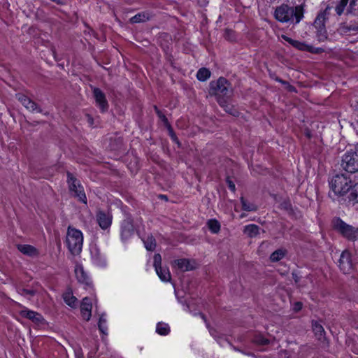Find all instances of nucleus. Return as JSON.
<instances>
[{
	"label": "nucleus",
	"mask_w": 358,
	"mask_h": 358,
	"mask_svg": "<svg viewBox=\"0 0 358 358\" xmlns=\"http://www.w3.org/2000/svg\"><path fill=\"white\" fill-rule=\"evenodd\" d=\"M304 4L289 6L288 4L282 3L275 8L274 17L282 23L297 24L304 17Z\"/></svg>",
	"instance_id": "obj_1"
},
{
	"label": "nucleus",
	"mask_w": 358,
	"mask_h": 358,
	"mask_svg": "<svg viewBox=\"0 0 358 358\" xmlns=\"http://www.w3.org/2000/svg\"><path fill=\"white\" fill-rule=\"evenodd\" d=\"M331 189L337 196H343L352 187V180L345 173L336 174L329 182Z\"/></svg>",
	"instance_id": "obj_2"
},
{
	"label": "nucleus",
	"mask_w": 358,
	"mask_h": 358,
	"mask_svg": "<svg viewBox=\"0 0 358 358\" xmlns=\"http://www.w3.org/2000/svg\"><path fill=\"white\" fill-rule=\"evenodd\" d=\"M331 225L335 231L347 240L353 242L358 240V227L347 224L338 217L332 219Z\"/></svg>",
	"instance_id": "obj_3"
},
{
	"label": "nucleus",
	"mask_w": 358,
	"mask_h": 358,
	"mask_svg": "<svg viewBox=\"0 0 358 358\" xmlns=\"http://www.w3.org/2000/svg\"><path fill=\"white\" fill-rule=\"evenodd\" d=\"M66 243L70 252L73 255H79L82 251L83 243V233L75 228L69 227Z\"/></svg>",
	"instance_id": "obj_4"
},
{
	"label": "nucleus",
	"mask_w": 358,
	"mask_h": 358,
	"mask_svg": "<svg viewBox=\"0 0 358 358\" xmlns=\"http://www.w3.org/2000/svg\"><path fill=\"white\" fill-rule=\"evenodd\" d=\"M209 92L218 99L229 98L232 94V87L231 83L224 78L220 77L215 81H211L210 83Z\"/></svg>",
	"instance_id": "obj_5"
},
{
	"label": "nucleus",
	"mask_w": 358,
	"mask_h": 358,
	"mask_svg": "<svg viewBox=\"0 0 358 358\" xmlns=\"http://www.w3.org/2000/svg\"><path fill=\"white\" fill-rule=\"evenodd\" d=\"M341 166L348 173L358 172V144L355 150L347 151L343 155Z\"/></svg>",
	"instance_id": "obj_6"
},
{
	"label": "nucleus",
	"mask_w": 358,
	"mask_h": 358,
	"mask_svg": "<svg viewBox=\"0 0 358 358\" xmlns=\"http://www.w3.org/2000/svg\"><path fill=\"white\" fill-rule=\"evenodd\" d=\"M67 177L69 190L74 193L73 196L78 198V201L87 204V196L80 181L69 172L67 173Z\"/></svg>",
	"instance_id": "obj_7"
},
{
	"label": "nucleus",
	"mask_w": 358,
	"mask_h": 358,
	"mask_svg": "<svg viewBox=\"0 0 358 358\" xmlns=\"http://www.w3.org/2000/svg\"><path fill=\"white\" fill-rule=\"evenodd\" d=\"M338 266L344 273H350L353 270V263L350 252L345 250L341 254Z\"/></svg>",
	"instance_id": "obj_8"
},
{
	"label": "nucleus",
	"mask_w": 358,
	"mask_h": 358,
	"mask_svg": "<svg viewBox=\"0 0 358 358\" xmlns=\"http://www.w3.org/2000/svg\"><path fill=\"white\" fill-rule=\"evenodd\" d=\"M93 96L94 97L96 106L100 108L102 113L106 112L108 108V103L105 94L97 87L93 88Z\"/></svg>",
	"instance_id": "obj_9"
},
{
	"label": "nucleus",
	"mask_w": 358,
	"mask_h": 358,
	"mask_svg": "<svg viewBox=\"0 0 358 358\" xmlns=\"http://www.w3.org/2000/svg\"><path fill=\"white\" fill-rule=\"evenodd\" d=\"M134 233L133 221L130 217L124 220L121 224V238L127 241Z\"/></svg>",
	"instance_id": "obj_10"
},
{
	"label": "nucleus",
	"mask_w": 358,
	"mask_h": 358,
	"mask_svg": "<svg viewBox=\"0 0 358 358\" xmlns=\"http://www.w3.org/2000/svg\"><path fill=\"white\" fill-rule=\"evenodd\" d=\"M20 315L24 318L29 319L36 324H42L44 323L45 320L41 314L38 312L29 310L27 308H24L23 310H20Z\"/></svg>",
	"instance_id": "obj_11"
},
{
	"label": "nucleus",
	"mask_w": 358,
	"mask_h": 358,
	"mask_svg": "<svg viewBox=\"0 0 358 358\" xmlns=\"http://www.w3.org/2000/svg\"><path fill=\"white\" fill-rule=\"evenodd\" d=\"M17 100L28 110L32 112L41 113L42 109L37 104L23 94H16Z\"/></svg>",
	"instance_id": "obj_12"
},
{
	"label": "nucleus",
	"mask_w": 358,
	"mask_h": 358,
	"mask_svg": "<svg viewBox=\"0 0 358 358\" xmlns=\"http://www.w3.org/2000/svg\"><path fill=\"white\" fill-rule=\"evenodd\" d=\"M92 304L91 299L88 297L83 299L80 304V313L83 320L89 321L92 316Z\"/></svg>",
	"instance_id": "obj_13"
},
{
	"label": "nucleus",
	"mask_w": 358,
	"mask_h": 358,
	"mask_svg": "<svg viewBox=\"0 0 358 358\" xmlns=\"http://www.w3.org/2000/svg\"><path fill=\"white\" fill-rule=\"evenodd\" d=\"M96 220L102 229H108L112 223V216L108 213L99 210L96 214Z\"/></svg>",
	"instance_id": "obj_14"
},
{
	"label": "nucleus",
	"mask_w": 358,
	"mask_h": 358,
	"mask_svg": "<svg viewBox=\"0 0 358 358\" xmlns=\"http://www.w3.org/2000/svg\"><path fill=\"white\" fill-rule=\"evenodd\" d=\"M338 31L341 34H350L358 32V22L350 21L340 24Z\"/></svg>",
	"instance_id": "obj_15"
},
{
	"label": "nucleus",
	"mask_w": 358,
	"mask_h": 358,
	"mask_svg": "<svg viewBox=\"0 0 358 358\" xmlns=\"http://www.w3.org/2000/svg\"><path fill=\"white\" fill-rule=\"evenodd\" d=\"M329 10H330V7L327 6L324 10L320 11L317 14V15L313 22V26L315 28L326 27L325 23L328 19V15L329 14Z\"/></svg>",
	"instance_id": "obj_16"
},
{
	"label": "nucleus",
	"mask_w": 358,
	"mask_h": 358,
	"mask_svg": "<svg viewBox=\"0 0 358 358\" xmlns=\"http://www.w3.org/2000/svg\"><path fill=\"white\" fill-rule=\"evenodd\" d=\"M75 273L78 282L85 285L86 286H91V281L82 266H76Z\"/></svg>",
	"instance_id": "obj_17"
},
{
	"label": "nucleus",
	"mask_w": 358,
	"mask_h": 358,
	"mask_svg": "<svg viewBox=\"0 0 358 358\" xmlns=\"http://www.w3.org/2000/svg\"><path fill=\"white\" fill-rule=\"evenodd\" d=\"M174 265L182 271H192L195 268V266L187 259H179L174 261Z\"/></svg>",
	"instance_id": "obj_18"
},
{
	"label": "nucleus",
	"mask_w": 358,
	"mask_h": 358,
	"mask_svg": "<svg viewBox=\"0 0 358 358\" xmlns=\"http://www.w3.org/2000/svg\"><path fill=\"white\" fill-rule=\"evenodd\" d=\"M151 17L152 15L149 12L144 11L137 13L130 18L129 21L131 24L141 23L150 20Z\"/></svg>",
	"instance_id": "obj_19"
},
{
	"label": "nucleus",
	"mask_w": 358,
	"mask_h": 358,
	"mask_svg": "<svg viewBox=\"0 0 358 358\" xmlns=\"http://www.w3.org/2000/svg\"><path fill=\"white\" fill-rule=\"evenodd\" d=\"M218 103L229 114L236 117L238 115V111L231 104L228 103L225 99H218Z\"/></svg>",
	"instance_id": "obj_20"
},
{
	"label": "nucleus",
	"mask_w": 358,
	"mask_h": 358,
	"mask_svg": "<svg viewBox=\"0 0 358 358\" xmlns=\"http://www.w3.org/2000/svg\"><path fill=\"white\" fill-rule=\"evenodd\" d=\"M62 298L69 306L75 308L78 306V299L73 295L71 291L69 290L64 292L62 295Z\"/></svg>",
	"instance_id": "obj_21"
},
{
	"label": "nucleus",
	"mask_w": 358,
	"mask_h": 358,
	"mask_svg": "<svg viewBox=\"0 0 358 358\" xmlns=\"http://www.w3.org/2000/svg\"><path fill=\"white\" fill-rule=\"evenodd\" d=\"M17 292L20 295L30 299L31 297L34 296L36 293H38V288L34 287H31V288L18 287L17 288Z\"/></svg>",
	"instance_id": "obj_22"
},
{
	"label": "nucleus",
	"mask_w": 358,
	"mask_h": 358,
	"mask_svg": "<svg viewBox=\"0 0 358 358\" xmlns=\"http://www.w3.org/2000/svg\"><path fill=\"white\" fill-rule=\"evenodd\" d=\"M17 249L24 255L31 257L36 256L38 255L36 248L30 245H17Z\"/></svg>",
	"instance_id": "obj_23"
},
{
	"label": "nucleus",
	"mask_w": 358,
	"mask_h": 358,
	"mask_svg": "<svg viewBox=\"0 0 358 358\" xmlns=\"http://www.w3.org/2000/svg\"><path fill=\"white\" fill-rule=\"evenodd\" d=\"M155 271L162 281L169 282L171 280V273L168 268L160 266L155 268Z\"/></svg>",
	"instance_id": "obj_24"
},
{
	"label": "nucleus",
	"mask_w": 358,
	"mask_h": 358,
	"mask_svg": "<svg viewBox=\"0 0 358 358\" xmlns=\"http://www.w3.org/2000/svg\"><path fill=\"white\" fill-rule=\"evenodd\" d=\"M313 330L319 341L325 339V331L323 327L317 322L313 323Z\"/></svg>",
	"instance_id": "obj_25"
},
{
	"label": "nucleus",
	"mask_w": 358,
	"mask_h": 358,
	"mask_svg": "<svg viewBox=\"0 0 358 358\" xmlns=\"http://www.w3.org/2000/svg\"><path fill=\"white\" fill-rule=\"evenodd\" d=\"M244 233L250 237L256 236L259 233V227L256 224H249L245 227Z\"/></svg>",
	"instance_id": "obj_26"
},
{
	"label": "nucleus",
	"mask_w": 358,
	"mask_h": 358,
	"mask_svg": "<svg viewBox=\"0 0 358 358\" xmlns=\"http://www.w3.org/2000/svg\"><path fill=\"white\" fill-rule=\"evenodd\" d=\"M287 251L283 249H278L275 250L270 256V259L272 262H276L281 260L286 255Z\"/></svg>",
	"instance_id": "obj_27"
},
{
	"label": "nucleus",
	"mask_w": 358,
	"mask_h": 358,
	"mask_svg": "<svg viewBox=\"0 0 358 358\" xmlns=\"http://www.w3.org/2000/svg\"><path fill=\"white\" fill-rule=\"evenodd\" d=\"M241 203L243 210L256 211L257 210V206L255 203L248 201L243 196L241 197Z\"/></svg>",
	"instance_id": "obj_28"
},
{
	"label": "nucleus",
	"mask_w": 358,
	"mask_h": 358,
	"mask_svg": "<svg viewBox=\"0 0 358 358\" xmlns=\"http://www.w3.org/2000/svg\"><path fill=\"white\" fill-rule=\"evenodd\" d=\"M207 225L210 231L213 234H217L220 230V224L215 219H210L208 221Z\"/></svg>",
	"instance_id": "obj_29"
},
{
	"label": "nucleus",
	"mask_w": 358,
	"mask_h": 358,
	"mask_svg": "<svg viewBox=\"0 0 358 358\" xmlns=\"http://www.w3.org/2000/svg\"><path fill=\"white\" fill-rule=\"evenodd\" d=\"M210 71L206 68H201L196 73V78L200 81H205L210 76Z\"/></svg>",
	"instance_id": "obj_30"
},
{
	"label": "nucleus",
	"mask_w": 358,
	"mask_h": 358,
	"mask_svg": "<svg viewBox=\"0 0 358 358\" xmlns=\"http://www.w3.org/2000/svg\"><path fill=\"white\" fill-rule=\"evenodd\" d=\"M316 36L320 42H324L328 39V34L326 27L315 28Z\"/></svg>",
	"instance_id": "obj_31"
},
{
	"label": "nucleus",
	"mask_w": 358,
	"mask_h": 358,
	"mask_svg": "<svg viewBox=\"0 0 358 358\" xmlns=\"http://www.w3.org/2000/svg\"><path fill=\"white\" fill-rule=\"evenodd\" d=\"M145 248L149 251H153L156 248L155 239L152 236H148L143 240Z\"/></svg>",
	"instance_id": "obj_32"
},
{
	"label": "nucleus",
	"mask_w": 358,
	"mask_h": 358,
	"mask_svg": "<svg viewBox=\"0 0 358 358\" xmlns=\"http://www.w3.org/2000/svg\"><path fill=\"white\" fill-rule=\"evenodd\" d=\"M156 331L160 335L166 336L169 334L170 329L167 324L159 322L157 325Z\"/></svg>",
	"instance_id": "obj_33"
},
{
	"label": "nucleus",
	"mask_w": 358,
	"mask_h": 358,
	"mask_svg": "<svg viewBox=\"0 0 358 358\" xmlns=\"http://www.w3.org/2000/svg\"><path fill=\"white\" fill-rule=\"evenodd\" d=\"M349 0H339L335 7V11L338 15H341L348 5Z\"/></svg>",
	"instance_id": "obj_34"
},
{
	"label": "nucleus",
	"mask_w": 358,
	"mask_h": 358,
	"mask_svg": "<svg viewBox=\"0 0 358 358\" xmlns=\"http://www.w3.org/2000/svg\"><path fill=\"white\" fill-rule=\"evenodd\" d=\"M352 191L348 196L350 201L358 203V182L352 185Z\"/></svg>",
	"instance_id": "obj_35"
},
{
	"label": "nucleus",
	"mask_w": 358,
	"mask_h": 358,
	"mask_svg": "<svg viewBox=\"0 0 358 358\" xmlns=\"http://www.w3.org/2000/svg\"><path fill=\"white\" fill-rule=\"evenodd\" d=\"M98 328L103 334H107L108 329L106 327V320L104 317V315H101L99 317V320L98 322Z\"/></svg>",
	"instance_id": "obj_36"
},
{
	"label": "nucleus",
	"mask_w": 358,
	"mask_h": 358,
	"mask_svg": "<svg viewBox=\"0 0 358 358\" xmlns=\"http://www.w3.org/2000/svg\"><path fill=\"white\" fill-rule=\"evenodd\" d=\"M224 37L229 41H234L236 39L235 31L230 29H226L224 30Z\"/></svg>",
	"instance_id": "obj_37"
},
{
	"label": "nucleus",
	"mask_w": 358,
	"mask_h": 358,
	"mask_svg": "<svg viewBox=\"0 0 358 358\" xmlns=\"http://www.w3.org/2000/svg\"><path fill=\"white\" fill-rule=\"evenodd\" d=\"M293 47L296 48V49H298L299 50L308 51L309 45L306 44L303 42H301V41L296 40L294 42Z\"/></svg>",
	"instance_id": "obj_38"
},
{
	"label": "nucleus",
	"mask_w": 358,
	"mask_h": 358,
	"mask_svg": "<svg viewBox=\"0 0 358 358\" xmlns=\"http://www.w3.org/2000/svg\"><path fill=\"white\" fill-rule=\"evenodd\" d=\"M154 109L157 115V116L161 119V120L164 122L165 126L169 124L167 117L162 113V112L156 106H154Z\"/></svg>",
	"instance_id": "obj_39"
},
{
	"label": "nucleus",
	"mask_w": 358,
	"mask_h": 358,
	"mask_svg": "<svg viewBox=\"0 0 358 358\" xmlns=\"http://www.w3.org/2000/svg\"><path fill=\"white\" fill-rule=\"evenodd\" d=\"M254 341L260 345H266L269 343L268 339L263 337L262 336H256Z\"/></svg>",
	"instance_id": "obj_40"
},
{
	"label": "nucleus",
	"mask_w": 358,
	"mask_h": 358,
	"mask_svg": "<svg viewBox=\"0 0 358 358\" xmlns=\"http://www.w3.org/2000/svg\"><path fill=\"white\" fill-rule=\"evenodd\" d=\"M358 10V0H351L349 5L348 12L355 13Z\"/></svg>",
	"instance_id": "obj_41"
},
{
	"label": "nucleus",
	"mask_w": 358,
	"mask_h": 358,
	"mask_svg": "<svg viewBox=\"0 0 358 358\" xmlns=\"http://www.w3.org/2000/svg\"><path fill=\"white\" fill-rule=\"evenodd\" d=\"M169 130V135L171 136V138L172 139V141L175 143H176L177 144H180L179 143V141H178V137L176 136V134L174 133L171 124H169V125L166 126Z\"/></svg>",
	"instance_id": "obj_42"
},
{
	"label": "nucleus",
	"mask_w": 358,
	"mask_h": 358,
	"mask_svg": "<svg viewBox=\"0 0 358 358\" xmlns=\"http://www.w3.org/2000/svg\"><path fill=\"white\" fill-rule=\"evenodd\" d=\"M154 266L155 268L162 266V257L159 254L154 255Z\"/></svg>",
	"instance_id": "obj_43"
},
{
	"label": "nucleus",
	"mask_w": 358,
	"mask_h": 358,
	"mask_svg": "<svg viewBox=\"0 0 358 358\" xmlns=\"http://www.w3.org/2000/svg\"><path fill=\"white\" fill-rule=\"evenodd\" d=\"M324 50L322 48H315L313 46L309 45L308 52L311 53L319 54L323 52Z\"/></svg>",
	"instance_id": "obj_44"
},
{
	"label": "nucleus",
	"mask_w": 358,
	"mask_h": 358,
	"mask_svg": "<svg viewBox=\"0 0 358 358\" xmlns=\"http://www.w3.org/2000/svg\"><path fill=\"white\" fill-rule=\"evenodd\" d=\"M227 183L228 185V187L229 189L232 191V192H235L236 191V186H235V184L234 183L233 181H231L229 178H227Z\"/></svg>",
	"instance_id": "obj_45"
},
{
	"label": "nucleus",
	"mask_w": 358,
	"mask_h": 358,
	"mask_svg": "<svg viewBox=\"0 0 358 358\" xmlns=\"http://www.w3.org/2000/svg\"><path fill=\"white\" fill-rule=\"evenodd\" d=\"M303 307V304L301 302H296L294 304V310L296 311V312H298L299 310H301Z\"/></svg>",
	"instance_id": "obj_46"
},
{
	"label": "nucleus",
	"mask_w": 358,
	"mask_h": 358,
	"mask_svg": "<svg viewBox=\"0 0 358 358\" xmlns=\"http://www.w3.org/2000/svg\"><path fill=\"white\" fill-rule=\"evenodd\" d=\"M282 38L287 41V43H289L291 45L293 46V44H294V42L296 41V40H294L288 36H282Z\"/></svg>",
	"instance_id": "obj_47"
},
{
	"label": "nucleus",
	"mask_w": 358,
	"mask_h": 358,
	"mask_svg": "<svg viewBox=\"0 0 358 358\" xmlns=\"http://www.w3.org/2000/svg\"><path fill=\"white\" fill-rule=\"evenodd\" d=\"M282 38L287 41V43H289L291 45L293 46V44H294V42L296 41V40H294L288 36H282Z\"/></svg>",
	"instance_id": "obj_48"
},
{
	"label": "nucleus",
	"mask_w": 358,
	"mask_h": 358,
	"mask_svg": "<svg viewBox=\"0 0 358 358\" xmlns=\"http://www.w3.org/2000/svg\"><path fill=\"white\" fill-rule=\"evenodd\" d=\"M86 118H87V121L89 123V124L92 126L94 124V120H93L92 117L90 115L87 114Z\"/></svg>",
	"instance_id": "obj_49"
},
{
	"label": "nucleus",
	"mask_w": 358,
	"mask_h": 358,
	"mask_svg": "<svg viewBox=\"0 0 358 358\" xmlns=\"http://www.w3.org/2000/svg\"><path fill=\"white\" fill-rule=\"evenodd\" d=\"M282 205V206H283V207H284L285 209H287V210L289 209V208H290V207H291L290 203H288V202H284Z\"/></svg>",
	"instance_id": "obj_50"
},
{
	"label": "nucleus",
	"mask_w": 358,
	"mask_h": 358,
	"mask_svg": "<svg viewBox=\"0 0 358 358\" xmlns=\"http://www.w3.org/2000/svg\"><path fill=\"white\" fill-rule=\"evenodd\" d=\"M275 80H276V81H278V82H279V83H282V84H283V85H286V84H287V82L284 81V80H282L281 78H277L275 79Z\"/></svg>",
	"instance_id": "obj_51"
},
{
	"label": "nucleus",
	"mask_w": 358,
	"mask_h": 358,
	"mask_svg": "<svg viewBox=\"0 0 358 358\" xmlns=\"http://www.w3.org/2000/svg\"><path fill=\"white\" fill-rule=\"evenodd\" d=\"M292 275H293V278H294V281H295L296 282H299V277L297 276V275H296V274H294V273H293Z\"/></svg>",
	"instance_id": "obj_52"
},
{
	"label": "nucleus",
	"mask_w": 358,
	"mask_h": 358,
	"mask_svg": "<svg viewBox=\"0 0 358 358\" xmlns=\"http://www.w3.org/2000/svg\"><path fill=\"white\" fill-rule=\"evenodd\" d=\"M31 287H37L38 288V292L39 291V288H40V285L38 282H34Z\"/></svg>",
	"instance_id": "obj_53"
},
{
	"label": "nucleus",
	"mask_w": 358,
	"mask_h": 358,
	"mask_svg": "<svg viewBox=\"0 0 358 358\" xmlns=\"http://www.w3.org/2000/svg\"><path fill=\"white\" fill-rule=\"evenodd\" d=\"M51 1L57 3V4H62L63 3L61 0H51Z\"/></svg>",
	"instance_id": "obj_54"
},
{
	"label": "nucleus",
	"mask_w": 358,
	"mask_h": 358,
	"mask_svg": "<svg viewBox=\"0 0 358 358\" xmlns=\"http://www.w3.org/2000/svg\"><path fill=\"white\" fill-rule=\"evenodd\" d=\"M209 331L211 335L214 336V333L215 332V330L213 329H209Z\"/></svg>",
	"instance_id": "obj_55"
},
{
	"label": "nucleus",
	"mask_w": 358,
	"mask_h": 358,
	"mask_svg": "<svg viewBox=\"0 0 358 358\" xmlns=\"http://www.w3.org/2000/svg\"><path fill=\"white\" fill-rule=\"evenodd\" d=\"M289 91H291V92H292V91H295V87H293V86H291V85H290V86H289Z\"/></svg>",
	"instance_id": "obj_56"
},
{
	"label": "nucleus",
	"mask_w": 358,
	"mask_h": 358,
	"mask_svg": "<svg viewBox=\"0 0 358 358\" xmlns=\"http://www.w3.org/2000/svg\"><path fill=\"white\" fill-rule=\"evenodd\" d=\"M201 316L202 319H203L204 321H206V317H205V315H204L203 314H201Z\"/></svg>",
	"instance_id": "obj_57"
},
{
	"label": "nucleus",
	"mask_w": 358,
	"mask_h": 358,
	"mask_svg": "<svg viewBox=\"0 0 358 358\" xmlns=\"http://www.w3.org/2000/svg\"><path fill=\"white\" fill-rule=\"evenodd\" d=\"M161 197H162V199H166V196H165V195H161Z\"/></svg>",
	"instance_id": "obj_58"
},
{
	"label": "nucleus",
	"mask_w": 358,
	"mask_h": 358,
	"mask_svg": "<svg viewBox=\"0 0 358 358\" xmlns=\"http://www.w3.org/2000/svg\"><path fill=\"white\" fill-rule=\"evenodd\" d=\"M357 134H358V131H357Z\"/></svg>",
	"instance_id": "obj_59"
}]
</instances>
